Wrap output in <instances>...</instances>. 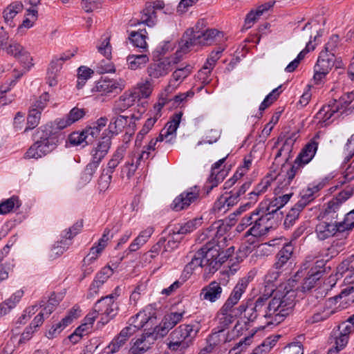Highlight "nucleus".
Returning a JSON list of instances; mask_svg holds the SVG:
<instances>
[{
    "mask_svg": "<svg viewBox=\"0 0 354 354\" xmlns=\"http://www.w3.org/2000/svg\"><path fill=\"white\" fill-rule=\"evenodd\" d=\"M220 32L216 29H207L205 31L196 30L198 45H209Z\"/></svg>",
    "mask_w": 354,
    "mask_h": 354,
    "instance_id": "nucleus-43",
    "label": "nucleus"
},
{
    "mask_svg": "<svg viewBox=\"0 0 354 354\" xmlns=\"http://www.w3.org/2000/svg\"><path fill=\"white\" fill-rule=\"evenodd\" d=\"M230 340L231 337L227 330L218 329V331L212 333L209 336L207 339L208 345L201 351V353L211 352L214 348H218L230 342Z\"/></svg>",
    "mask_w": 354,
    "mask_h": 354,
    "instance_id": "nucleus-14",
    "label": "nucleus"
},
{
    "mask_svg": "<svg viewBox=\"0 0 354 354\" xmlns=\"http://www.w3.org/2000/svg\"><path fill=\"white\" fill-rule=\"evenodd\" d=\"M295 290L280 286L268 303L263 315L268 324L281 323L292 313L295 305Z\"/></svg>",
    "mask_w": 354,
    "mask_h": 354,
    "instance_id": "nucleus-3",
    "label": "nucleus"
},
{
    "mask_svg": "<svg viewBox=\"0 0 354 354\" xmlns=\"http://www.w3.org/2000/svg\"><path fill=\"white\" fill-rule=\"evenodd\" d=\"M338 110L339 104H337V102L335 101L331 104L323 106L316 113L315 118L318 120L319 123L327 125L330 122L329 120L337 113Z\"/></svg>",
    "mask_w": 354,
    "mask_h": 354,
    "instance_id": "nucleus-30",
    "label": "nucleus"
},
{
    "mask_svg": "<svg viewBox=\"0 0 354 354\" xmlns=\"http://www.w3.org/2000/svg\"><path fill=\"white\" fill-rule=\"evenodd\" d=\"M162 142V140H159L158 136L156 138L151 139L149 143L143 147V149L141 151V152L136 157H135L136 162H134L133 159L131 163H127V167L129 165H130L131 167H133V172L135 171L136 169L140 165L141 162H145L149 158H153L154 156V154L153 153L155 151L156 149V145L158 142Z\"/></svg>",
    "mask_w": 354,
    "mask_h": 354,
    "instance_id": "nucleus-13",
    "label": "nucleus"
},
{
    "mask_svg": "<svg viewBox=\"0 0 354 354\" xmlns=\"http://www.w3.org/2000/svg\"><path fill=\"white\" fill-rule=\"evenodd\" d=\"M175 63L170 58L164 59L160 62L152 63L147 68L148 75L152 78H159L166 75L172 70V64Z\"/></svg>",
    "mask_w": 354,
    "mask_h": 354,
    "instance_id": "nucleus-22",
    "label": "nucleus"
},
{
    "mask_svg": "<svg viewBox=\"0 0 354 354\" xmlns=\"http://www.w3.org/2000/svg\"><path fill=\"white\" fill-rule=\"evenodd\" d=\"M288 201H263L259 207L252 212V225L245 234L248 241L254 243L257 238L267 234L270 229L274 227L276 219L279 218V215L283 212L281 210Z\"/></svg>",
    "mask_w": 354,
    "mask_h": 354,
    "instance_id": "nucleus-2",
    "label": "nucleus"
},
{
    "mask_svg": "<svg viewBox=\"0 0 354 354\" xmlns=\"http://www.w3.org/2000/svg\"><path fill=\"white\" fill-rule=\"evenodd\" d=\"M126 82L123 79H100L92 88V92L101 95H117L125 88Z\"/></svg>",
    "mask_w": 354,
    "mask_h": 354,
    "instance_id": "nucleus-9",
    "label": "nucleus"
},
{
    "mask_svg": "<svg viewBox=\"0 0 354 354\" xmlns=\"http://www.w3.org/2000/svg\"><path fill=\"white\" fill-rule=\"evenodd\" d=\"M112 176L104 169L98 179L97 188L100 192H105L109 187Z\"/></svg>",
    "mask_w": 354,
    "mask_h": 354,
    "instance_id": "nucleus-61",
    "label": "nucleus"
},
{
    "mask_svg": "<svg viewBox=\"0 0 354 354\" xmlns=\"http://www.w3.org/2000/svg\"><path fill=\"white\" fill-rule=\"evenodd\" d=\"M283 354H304L303 345L300 342H292L283 348Z\"/></svg>",
    "mask_w": 354,
    "mask_h": 354,
    "instance_id": "nucleus-64",
    "label": "nucleus"
},
{
    "mask_svg": "<svg viewBox=\"0 0 354 354\" xmlns=\"http://www.w3.org/2000/svg\"><path fill=\"white\" fill-rule=\"evenodd\" d=\"M327 180L328 179L326 178L324 179H322L321 181L315 182L309 185L307 189L306 190H304V195L302 196L303 199H304L305 198L317 197L316 193L326 186Z\"/></svg>",
    "mask_w": 354,
    "mask_h": 354,
    "instance_id": "nucleus-48",
    "label": "nucleus"
},
{
    "mask_svg": "<svg viewBox=\"0 0 354 354\" xmlns=\"http://www.w3.org/2000/svg\"><path fill=\"white\" fill-rule=\"evenodd\" d=\"M273 181V178L270 176H267L263 178L261 181L257 185L255 189L250 194L255 196H259L261 194L266 192L268 187L270 186Z\"/></svg>",
    "mask_w": 354,
    "mask_h": 354,
    "instance_id": "nucleus-53",
    "label": "nucleus"
},
{
    "mask_svg": "<svg viewBox=\"0 0 354 354\" xmlns=\"http://www.w3.org/2000/svg\"><path fill=\"white\" fill-rule=\"evenodd\" d=\"M50 97L48 92H44L42 93L39 98L33 103L31 106V109L38 111L41 113V111L46 106L48 102L49 101Z\"/></svg>",
    "mask_w": 354,
    "mask_h": 354,
    "instance_id": "nucleus-63",
    "label": "nucleus"
},
{
    "mask_svg": "<svg viewBox=\"0 0 354 354\" xmlns=\"http://www.w3.org/2000/svg\"><path fill=\"white\" fill-rule=\"evenodd\" d=\"M98 167V164L91 160V162L86 165L85 169L81 174L80 183L82 185L88 183L92 180L93 175L96 172Z\"/></svg>",
    "mask_w": 354,
    "mask_h": 354,
    "instance_id": "nucleus-46",
    "label": "nucleus"
},
{
    "mask_svg": "<svg viewBox=\"0 0 354 354\" xmlns=\"http://www.w3.org/2000/svg\"><path fill=\"white\" fill-rule=\"evenodd\" d=\"M315 232L319 240H326L339 232L338 222H328L324 221V219L318 218V223L316 225Z\"/></svg>",
    "mask_w": 354,
    "mask_h": 354,
    "instance_id": "nucleus-16",
    "label": "nucleus"
},
{
    "mask_svg": "<svg viewBox=\"0 0 354 354\" xmlns=\"http://www.w3.org/2000/svg\"><path fill=\"white\" fill-rule=\"evenodd\" d=\"M223 288L220 283L214 281L205 286L201 290L200 298L201 300L215 302L221 297Z\"/></svg>",
    "mask_w": 354,
    "mask_h": 354,
    "instance_id": "nucleus-23",
    "label": "nucleus"
},
{
    "mask_svg": "<svg viewBox=\"0 0 354 354\" xmlns=\"http://www.w3.org/2000/svg\"><path fill=\"white\" fill-rule=\"evenodd\" d=\"M91 330V328H88V326L84 322L69 336V339L73 343H77L84 335H87Z\"/></svg>",
    "mask_w": 354,
    "mask_h": 354,
    "instance_id": "nucleus-57",
    "label": "nucleus"
},
{
    "mask_svg": "<svg viewBox=\"0 0 354 354\" xmlns=\"http://www.w3.org/2000/svg\"><path fill=\"white\" fill-rule=\"evenodd\" d=\"M97 51L101 53L103 56H104L107 59H111V46L110 44V39L106 37L104 38L99 44V42L97 44Z\"/></svg>",
    "mask_w": 354,
    "mask_h": 354,
    "instance_id": "nucleus-59",
    "label": "nucleus"
},
{
    "mask_svg": "<svg viewBox=\"0 0 354 354\" xmlns=\"http://www.w3.org/2000/svg\"><path fill=\"white\" fill-rule=\"evenodd\" d=\"M24 295V291L17 290L9 299L0 304V317L8 314L11 309L15 307Z\"/></svg>",
    "mask_w": 354,
    "mask_h": 354,
    "instance_id": "nucleus-37",
    "label": "nucleus"
},
{
    "mask_svg": "<svg viewBox=\"0 0 354 354\" xmlns=\"http://www.w3.org/2000/svg\"><path fill=\"white\" fill-rule=\"evenodd\" d=\"M348 339L349 338L345 335H342L338 333L335 337V346L329 350L328 354H336L337 352L342 350L348 344Z\"/></svg>",
    "mask_w": 354,
    "mask_h": 354,
    "instance_id": "nucleus-60",
    "label": "nucleus"
},
{
    "mask_svg": "<svg viewBox=\"0 0 354 354\" xmlns=\"http://www.w3.org/2000/svg\"><path fill=\"white\" fill-rule=\"evenodd\" d=\"M164 7L165 3L162 1L147 2L141 12L140 24H144L149 27L154 26L157 22L156 10H162Z\"/></svg>",
    "mask_w": 354,
    "mask_h": 354,
    "instance_id": "nucleus-12",
    "label": "nucleus"
},
{
    "mask_svg": "<svg viewBox=\"0 0 354 354\" xmlns=\"http://www.w3.org/2000/svg\"><path fill=\"white\" fill-rule=\"evenodd\" d=\"M318 145L319 142L315 138L310 140L301 149L295 159V164L305 165L309 163L314 158L317 151Z\"/></svg>",
    "mask_w": 354,
    "mask_h": 354,
    "instance_id": "nucleus-20",
    "label": "nucleus"
},
{
    "mask_svg": "<svg viewBox=\"0 0 354 354\" xmlns=\"http://www.w3.org/2000/svg\"><path fill=\"white\" fill-rule=\"evenodd\" d=\"M255 274V272L250 271L245 277L239 279L230 297L223 304L225 308H230L234 309V306L238 304L249 283L254 279Z\"/></svg>",
    "mask_w": 354,
    "mask_h": 354,
    "instance_id": "nucleus-10",
    "label": "nucleus"
},
{
    "mask_svg": "<svg viewBox=\"0 0 354 354\" xmlns=\"http://www.w3.org/2000/svg\"><path fill=\"white\" fill-rule=\"evenodd\" d=\"M202 217L195 218L186 223L176 225L172 231L174 234H187L195 230L202 225Z\"/></svg>",
    "mask_w": 354,
    "mask_h": 354,
    "instance_id": "nucleus-35",
    "label": "nucleus"
},
{
    "mask_svg": "<svg viewBox=\"0 0 354 354\" xmlns=\"http://www.w3.org/2000/svg\"><path fill=\"white\" fill-rule=\"evenodd\" d=\"M342 201H328L320 209L317 218L337 219Z\"/></svg>",
    "mask_w": 354,
    "mask_h": 354,
    "instance_id": "nucleus-27",
    "label": "nucleus"
},
{
    "mask_svg": "<svg viewBox=\"0 0 354 354\" xmlns=\"http://www.w3.org/2000/svg\"><path fill=\"white\" fill-rule=\"evenodd\" d=\"M126 150L127 146L124 145H122L118 147L116 151L113 154L111 158L109 160L107 163V169L105 170V172H109L111 175L112 174L114 169L123 159Z\"/></svg>",
    "mask_w": 354,
    "mask_h": 354,
    "instance_id": "nucleus-41",
    "label": "nucleus"
},
{
    "mask_svg": "<svg viewBox=\"0 0 354 354\" xmlns=\"http://www.w3.org/2000/svg\"><path fill=\"white\" fill-rule=\"evenodd\" d=\"M294 250V247L291 243H286L283 247L278 252L276 256V262L274 266L277 269L283 267L291 258Z\"/></svg>",
    "mask_w": 354,
    "mask_h": 354,
    "instance_id": "nucleus-36",
    "label": "nucleus"
},
{
    "mask_svg": "<svg viewBox=\"0 0 354 354\" xmlns=\"http://www.w3.org/2000/svg\"><path fill=\"white\" fill-rule=\"evenodd\" d=\"M280 336L274 335L267 337L252 352V354H268L276 344Z\"/></svg>",
    "mask_w": 354,
    "mask_h": 354,
    "instance_id": "nucleus-42",
    "label": "nucleus"
},
{
    "mask_svg": "<svg viewBox=\"0 0 354 354\" xmlns=\"http://www.w3.org/2000/svg\"><path fill=\"white\" fill-rule=\"evenodd\" d=\"M23 4L20 1H15L10 3L3 11V17L6 23L11 22L17 13L21 12Z\"/></svg>",
    "mask_w": 354,
    "mask_h": 354,
    "instance_id": "nucleus-47",
    "label": "nucleus"
},
{
    "mask_svg": "<svg viewBox=\"0 0 354 354\" xmlns=\"http://www.w3.org/2000/svg\"><path fill=\"white\" fill-rule=\"evenodd\" d=\"M182 112L174 113L167 122L165 127L161 130L158 137L159 140H165V143L173 144L176 138V131L179 127Z\"/></svg>",
    "mask_w": 354,
    "mask_h": 354,
    "instance_id": "nucleus-11",
    "label": "nucleus"
},
{
    "mask_svg": "<svg viewBox=\"0 0 354 354\" xmlns=\"http://www.w3.org/2000/svg\"><path fill=\"white\" fill-rule=\"evenodd\" d=\"M227 237L218 232L215 238L207 243L193 256L192 261L186 266L185 269L194 270L198 267L204 269L207 274H214L221 266L234 253V247H230L226 252L223 250L227 245Z\"/></svg>",
    "mask_w": 354,
    "mask_h": 354,
    "instance_id": "nucleus-1",
    "label": "nucleus"
},
{
    "mask_svg": "<svg viewBox=\"0 0 354 354\" xmlns=\"http://www.w3.org/2000/svg\"><path fill=\"white\" fill-rule=\"evenodd\" d=\"M326 261L323 259L313 262L311 257L306 258L297 275L304 277L301 286L303 292L309 291L316 287L325 273Z\"/></svg>",
    "mask_w": 354,
    "mask_h": 354,
    "instance_id": "nucleus-6",
    "label": "nucleus"
},
{
    "mask_svg": "<svg viewBox=\"0 0 354 354\" xmlns=\"http://www.w3.org/2000/svg\"><path fill=\"white\" fill-rule=\"evenodd\" d=\"M127 68L136 71L142 68L149 62V54L142 53L141 54H130L127 57Z\"/></svg>",
    "mask_w": 354,
    "mask_h": 354,
    "instance_id": "nucleus-32",
    "label": "nucleus"
},
{
    "mask_svg": "<svg viewBox=\"0 0 354 354\" xmlns=\"http://www.w3.org/2000/svg\"><path fill=\"white\" fill-rule=\"evenodd\" d=\"M225 47L218 46L212 50L209 55L203 68L198 72V77L201 79L202 75H206L211 73V71L214 68L216 63L220 59L222 53L224 51ZM205 79V77H203Z\"/></svg>",
    "mask_w": 354,
    "mask_h": 354,
    "instance_id": "nucleus-28",
    "label": "nucleus"
},
{
    "mask_svg": "<svg viewBox=\"0 0 354 354\" xmlns=\"http://www.w3.org/2000/svg\"><path fill=\"white\" fill-rule=\"evenodd\" d=\"M310 201H308V202L306 203V201H299L294 207L290 209L283 223L286 227H290L294 224L295 221L298 218L300 212Z\"/></svg>",
    "mask_w": 354,
    "mask_h": 354,
    "instance_id": "nucleus-39",
    "label": "nucleus"
},
{
    "mask_svg": "<svg viewBox=\"0 0 354 354\" xmlns=\"http://www.w3.org/2000/svg\"><path fill=\"white\" fill-rule=\"evenodd\" d=\"M138 98V95L136 92L126 91L124 92L115 102L113 106V112L115 114L120 113L132 106L136 99Z\"/></svg>",
    "mask_w": 354,
    "mask_h": 354,
    "instance_id": "nucleus-25",
    "label": "nucleus"
},
{
    "mask_svg": "<svg viewBox=\"0 0 354 354\" xmlns=\"http://www.w3.org/2000/svg\"><path fill=\"white\" fill-rule=\"evenodd\" d=\"M281 88V86H278L277 88L273 89L268 95H266V97L259 106V111H263L266 109L270 106L274 102H275L278 99L281 92V91H279Z\"/></svg>",
    "mask_w": 354,
    "mask_h": 354,
    "instance_id": "nucleus-51",
    "label": "nucleus"
},
{
    "mask_svg": "<svg viewBox=\"0 0 354 354\" xmlns=\"http://www.w3.org/2000/svg\"><path fill=\"white\" fill-rule=\"evenodd\" d=\"M154 232L153 227H148L141 231L138 236L130 244L129 249L131 252L137 251L141 246L145 245Z\"/></svg>",
    "mask_w": 354,
    "mask_h": 354,
    "instance_id": "nucleus-38",
    "label": "nucleus"
},
{
    "mask_svg": "<svg viewBox=\"0 0 354 354\" xmlns=\"http://www.w3.org/2000/svg\"><path fill=\"white\" fill-rule=\"evenodd\" d=\"M82 227L83 222L77 221L71 227L65 230L62 234V237L71 241L72 239L80 232Z\"/></svg>",
    "mask_w": 354,
    "mask_h": 354,
    "instance_id": "nucleus-55",
    "label": "nucleus"
},
{
    "mask_svg": "<svg viewBox=\"0 0 354 354\" xmlns=\"http://www.w3.org/2000/svg\"><path fill=\"white\" fill-rule=\"evenodd\" d=\"M226 158H223L212 165L211 174L205 183L207 194H209L214 187H216L224 179L225 171L219 169L225 162Z\"/></svg>",
    "mask_w": 354,
    "mask_h": 354,
    "instance_id": "nucleus-15",
    "label": "nucleus"
},
{
    "mask_svg": "<svg viewBox=\"0 0 354 354\" xmlns=\"http://www.w3.org/2000/svg\"><path fill=\"white\" fill-rule=\"evenodd\" d=\"M156 313L155 308L149 305L129 319V326L133 328V333L138 329L155 334L158 328Z\"/></svg>",
    "mask_w": 354,
    "mask_h": 354,
    "instance_id": "nucleus-7",
    "label": "nucleus"
},
{
    "mask_svg": "<svg viewBox=\"0 0 354 354\" xmlns=\"http://www.w3.org/2000/svg\"><path fill=\"white\" fill-rule=\"evenodd\" d=\"M151 86L149 81L140 82L137 84V87L133 92H136L138 98H147L151 93Z\"/></svg>",
    "mask_w": 354,
    "mask_h": 354,
    "instance_id": "nucleus-58",
    "label": "nucleus"
},
{
    "mask_svg": "<svg viewBox=\"0 0 354 354\" xmlns=\"http://www.w3.org/2000/svg\"><path fill=\"white\" fill-rule=\"evenodd\" d=\"M335 310H330L328 308H324L323 310L315 313L310 315L306 320L309 324H315L322 322L328 319L330 315L335 313Z\"/></svg>",
    "mask_w": 354,
    "mask_h": 354,
    "instance_id": "nucleus-50",
    "label": "nucleus"
},
{
    "mask_svg": "<svg viewBox=\"0 0 354 354\" xmlns=\"http://www.w3.org/2000/svg\"><path fill=\"white\" fill-rule=\"evenodd\" d=\"M192 72V67L189 65L180 68H177L172 73L171 77L165 87V91L167 93H173L183 82V80L189 75Z\"/></svg>",
    "mask_w": 354,
    "mask_h": 354,
    "instance_id": "nucleus-21",
    "label": "nucleus"
},
{
    "mask_svg": "<svg viewBox=\"0 0 354 354\" xmlns=\"http://www.w3.org/2000/svg\"><path fill=\"white\" fill-rule=\"evenodd\" d=\"M6 53L19 59L26 68H30L33 66L30 53L19 44L11 43L6 48Z\"/></svg>",
    "mask_w": 354,
    "mask_h": 354,
    "instance_id": "nucleus-17",
    "label": "nucleus"
},
{
    "mask_svg": "<svg viewBox=\"0 0 354 354\" xmlns=\"http://www.w3.org/2000/svg\"><path fill=\"white\" fill-rule=\"evenodd\" d=\"M71 245V241L62 237L59 241L53 247L50 251V257L56 258L62 255Z\"/></svg>",
    "mask_w": 354,
    "mask_h": 354,
    "instance_id": "nucleus-49",
    "label": "nucleus"
},
{
    "mask_svg": "<svg viewBox=\"0 0 354 354\" xmlns=\"http://www.w3.org/2000/svg\"><path fill=\"white\" fill-rule=\"evenodd\" d=\"M185 315V311L171 313L165 316L162 320V328L166 330L173 328L179 323Z\"/></svg>",
    "mask_w": 354,
    "mask_h": 354,
    "instance_id": "nucleus-44",
    "label": "nucleus"
},
{
    "mask_svg": "<svg viewBox=\"0 0 354 354\" xmlns=\"http://www.w3.org/2000/svg\"><path fill=\"white\" fill-rule=\"evenodd\" d=\"M111 145L109 136L102 134L97 146L91 151V160L100 165L102 159L106 156Z\"/></svg>",
    "mask_w": 354,
    "mask_h": 354,
    "instance_id": "nucleus-24",
    "label": "nucleus"
},
{
    "mask_svg": "<svg viewBox=\"0 0 354 354\" xmlns=\"http://www.w3.org/2000/svg\"><path fill=\"white\" fill-rule=\"evenodd\" d=\"M41 113L38 111L30 109L27 118V127L24 131H27L28 129H32L36 127L40 121Z\"/></svg>",
    "mask_w": 354,
    "mask_h": 354,
    "instance_id": "nucleus-54",
    "label": "nucleus"
},
{
    "mask_svg": "<svg viewBox=\"0 0 354 354\" xmlns=\"http://www.w3.org/2000/svg\"><path fill=\"white\" fill-rule=\"evenodd\" d=\"M147 32L146 29H139L137 31H131L129 39L133 46L138 48L140 53H148V44L146 41Z\"/></svg>",
    "mask_w": 354,
    "mask_h": 354,
    "instance_id": "nucleus-31",
    "label": "nucleus"
},
{
    "mask_svg": "<svg viewBox=\"0 0 354 354\" xmlns=\"http://www.w3.org/2000/svg\"><path fill=\"white\" fill-rule=\"evenodd\" d=\"M335 56L334 54L328 53L326 51H321L314 68L329 73L335 65Z\"/></svg>",
    "mask_w": 354,
    "mask_h": 354,
    "instance_id": "nucleus-33",
    "label": "nucleus"
},
{
    "mask_svg": "<svg viewBox=\"0 0 354 354\" xmlns=\"http://www.w3.org/2000/svg\"><path fill=\"white\" fill-rule=\"evenodd\" d=\"M69 141L73 145H80L84 142L86 144L91 142V139L87 140V136L85 134L84 131L82 132H73L69 136Z\"/></svg>",
    "mask_w": 354,
    "mask_h": 354,
    "instance_id": "nucleus-62",
    "label": "nucleus"
},
{
    "mask_svg": "<svg viewBox=\"0 0 354 354\" xmlns=\"http://www.w3.org/2000/svg\"><path fill=\"white\" fill-rule=\"evenodd\" d=\"M133 334L132 327L124 328L119 335L116 336L109 344V353H115L125 344L129 337Z\"/></svg>",
    "mask_w": 354,
    "mask_h": 354,
    "instance_id": "nucleus-26",
    "label": "nucleus"
},
{
    "mask_svg": "<svg viewBox=\"0 0 354 354\" xmlns=\"http://www.w3.org/2000/svg\"><path fill=\"white\" fill-rule=\"evenodd\" d=\"M339 232L351 230L354 227V209L347 213L341 222H338Z\"/></svg>",
    "mask_w": 354,
    "mask_h": 354,
    "instance_id": "nucleus-52",
    "label": "nucleus"
},
{
    "mask_svg": "<svg viewBox=\"0 0 354 354\" xmlns=\"http://www.w3.org/2000/svg\"><path fill=\"white\" fill-rule=\"evenodd\" d=\"M119 297V293L115 296L110 294L99 299L94 306V310L100 316L99 323L102 325L107 324L118 313V304L115 300Z\"/></svg>",
    "mask_w": 354,
    "mask_h": 354,
    "instance_id": "nucleus-8",
    "label": "nucleus"
},
{
    "mask_svg": "<svg viewBox=\"0 0 354 354\" xmlns=\"http://www.w3.org/2000/svg\"><path fill=\"white\" fill-rule=\"evenodd\" d=\"M204 193L201 194L199 187L194 185L188 188L185 192L178 195L176 199H197L198 197L204 198L207 196L205 185L203 188Z\"/></svg>",
    "mask_w": 354,
    "mask_h": 354,
    "instance_id": "nucleus-45",
    "label": "nucleus"
},
{
    "mask_svg": "<svg viewBox=\"0 0 354 354\" xmlns=\"http://www.w3.org/2000/svg\"><path fill=\"white\" fill-rule=\"evenodd\" d=\"M113 274V269L111 268L109 266H106L102 268V270L96 274L93 282L90 286L88 294V297H92L97 295L100 288Z\"/></svg>",
    "mask_w": 354,
    "mask_h": 354,
    "instance_id": "nucleus-18",
    "label": "nucleus"
},
{
    "mask_svg": "<svg viewBox=\"0 0 354 354\" xmlns=\"http://www.w3.org/2000/svg\"><path fill=\"white\" fill-rule=\"evenodd\" d=\"M34 143L25 153L26 158L38 159L53 151L57 145L59 137L53 133L52 127L44 125L33 134Z\"/></svg>",
    "mask_w": 354,
    "mask_h": 354,
    "instance_id": "nucleus-5",
    "label": "nucleus"
},
{
    "mask_svg": "<svg viewBox=\"0 0 354 354\" xmlns=\"http://www.w3.org/2000/svg\"><path fill=\"white\" fill-rule=\"evenodd\" d=\"M156 335L152 332H145L134 342L133 346L130 349V354H143L145 353L153 343Z\"/></svg>",
    "mask_w": 354,
    "mask_h": 354,
    "instance_id": "nucleus-19",
    "label": "nucleus"
},
{
    "mask_svg": "<svg viewBox=\"0 0 354 354\" xmlns=\"http://www.w3.org/2000/svg\"><path fill=\"white\" fill-rule=\"evenodd\" d=\"M198 44V41L196 35V30L194 28L188 29L183 34L179 42L180 51L186 53L192 46Z\"/></svg>",
    "mask_w": 354,
    "mask_h": 354,
    "instance_id": "nucleus-34",
    "label": "nucleus"
},
{
    "mask_svg": "<svg viewBox=\"0 0 354 354\" xmlns=\"http://www.w3.org/2000/svg\"><path fill=\"white\" fill-rule=\"evenodd\" d=\"M128 118V116L121 115L113 117L111 120L108 129H106L102 134L106 136H109L111 140L113 136L118 135L127 124Z\"/></svg>",
    "mask_w": 354,
    "mask_h": 354,
    "instance_id": "nucleus-29",
    "label": "nucleus"
},
{
    "mask_svg": "<svg viewBox=\"0 0 354 354\" xmlns=\"http://www.w3.org/2000/svg\"><path fill=\"white\" fill-rule=\"evenodd\" d=\"M147 290V281H141L140 282L134 290L132 292L130 296V300L134 302V304L137 303V301L140 299L142 295L146 294Z\"/></svg>",
    "mask_w": 354,
    "mask_h": 354,
    "instance_id": "nucleus-56",
    "label": "nucleus"
},
{
    "mask_svg": "<svg viewBox=\"0 0 354 354\" xmlns=\"http://www.w3.org/2000/svg\"><path fill=\"white\" fill-rule=\"evenodd\" d=\"M234 309L230 308H225L223 306L219 312L218 313L217 318L218 320L219 329H225L234 321Z\"/></svg>",
    "mask_w": 354,
    "mask_h": 354,
    "instance_id": "nucleus-40",
    "label": "nucleus"
},
{
    "mask_svg": "<svg viewBox=\"0 0 354 354\" xmlns=\"http://www.w3.org/2000/svg\"><path fill=\"white\" fill-rule=\"evenodd\" d=\"M199 330L198 324L178 326L167 338V348L171 354H186L193 346Z\"/></svg>",
    "mask_w": 354,
    "mask_h": 354,
    "instance_id": "nucleus-4",
    "label": "nucleus"
}]
</instances>
